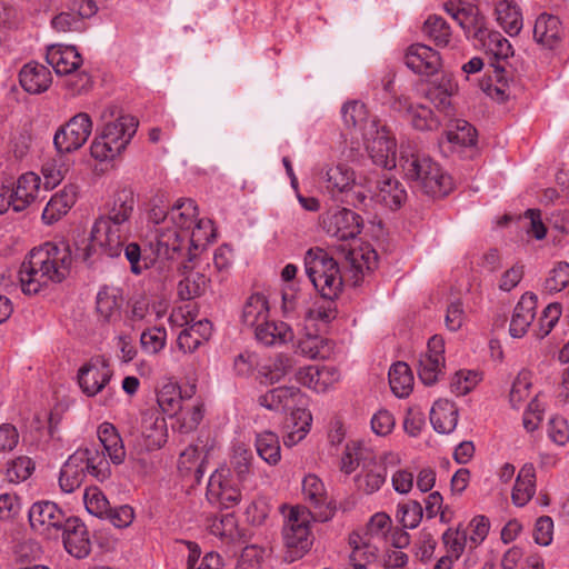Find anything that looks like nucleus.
<instances>
[{
    "instance_id": "obj_1",
    "label": "nucleus",
    "mask_w": 569,
    "mask_h": 569,
    "mask_svg": "<svg viewBox=\"0 0 569 569\" xmlns=\"http://www.w3.org/2000/svg\"><path fill=\"white\" fill-rule=\"evenodd\" d=\"M378 254L369 244L350 248L345 259V277L359 286L367 272L377 268ZM306 273L323 299H337L342 292L343 276L338 262L323 249L311 248L305 257Z\"/></svg>"
},
{
    "instance_id": "obj_2",
    "label": "nucleus",
    "mask_w": 569,
    "mask_h": 569,
    "mask_svg": "<svg viewBox=\"0 0 569 569\" xmlns=\"http://www.w3.org/2000/svg\"><path fill=\"white\" fill-rule=\"evenodd\" d=\"M169 226L156 229L157 253L174 259L184 251L199 249L214 237L211 220L198 218V207L192 199H178L169 210Z\"/></svg>"
},
{
    "instance_id": "obj_3",
    "label": "nucleus",
    "mask_w": 569,
    "mask_h": 569,
    "mask_svg": "<svg viewBox=\"0 0 569 569\" xmlns=\"http://www.w3.org/2000/svg\"><path fill=\"white\" fill-rule=\"evenodd\" d=\"M136 200L129 189L117 191L106 204L104 212L94 221L90 232V248L107 258H118L131 234V217Z\"/></svg>"
},
{
    "instance_id": "obj_4",
    "label": "nucleus",
    "mask_w": 569,
    "mask_h": 569,
    "mask_svg": "<svg viewBox=\"0 0 569 569\" xmlns=\"http://www.w3.org/2000/svg\"><path fill=\"white\" fill-rule=\"evenodd\" d=\"M71 251L66 244L46 242L30 251L19 269L21 290L37 295L50 283L63 281L70 272Z\"/></svg>"
},
{
    "instance_id": "obj_5",
    "label": "nucleus",
    "mask_w": 569,
    "mask_h": 569,
    "mask_svg": "<svg viewBox=\"0 0 569 569\" xmlns=\"http://www.w3.org/2000/svg\"><path fill=\"white\" fill-rule=\"evenodd\" d=\"M398 163L403 178L428 196L445 197L453 189L452 178L415 143L400 147Z\"/></svg>"
},
{
    "instance_id": "obj_6",
    "label": "nucleus",
    "mask_w": 569,
    "mask_h": 569,
    "mask_svg": "<svg viewBox=\"0 0 569 569\" xmlns=\"http://www.w3.org/2000/svg\"><path fill=\"white\" fill-rule=\"evenodd\" d=\"M89 473L99 481L110 476V465L103 453L96 449H79L71 455L61 468L59 486L63 492L78 489Z\"/></svg>"
},
{
    "instance_id": "obj_7",
    "label": "nucleus",
    "mask_w": 569,
    "mask_h": 569,
    "mask_svg": "<svg viewBox=\"0 0 569 569\" xmlns=\"http://www.w3.org/2000/svg\"><path fill=\"white\" fill-rule=\"evenodd\" d=\"M138 120L129 114H123L107 122L100 134L90 146V152L96 160L111 161L119 157L129 146L138 129Z\"/></svg>"
},
{
    "instance_id": "obj_8",
    "label": "nucleus",
    "mask_w": 569,
    "mask_h": 569,
    "mask_svg": "<svg viewBox=\"0 0 569 569\" xmlns=\"http://www.w3.org/2000/svg\"><path fill=\"white\" fill-rule=\"evenodd\" d=\"M391 532V519L386 512L375 513L366 526L365 533L352 532L349 543L352 547L351 559L359 560L362 551L367 558H376L380 550L389 551L388 535Z\"/></svg>"
},
{
    "instance_id": "obj_9",
    "label": "nucleus",
    "mask_w": 569,
    "mask_h": 569,
    "mask_svg": "<svg viewBox=\"0 0 569 569\" xmlns=\"http://www.w3.org/2000/svg\"><path fill=\"white\" fill-rule=\"evenodd\" d=\"M311 519H313V515L306 507L296 506L290 509L282 528L283 543L287 548L286 560L296 561L310 549L312 545Z\"/></svg>"
},
{
    "instance_id": "obj_10",
    "label": "nucleus",
    "mask_w": 569,
    "mask_h": 569,
    "mask_svg": "<svg viewBox=\"0 0 569 569\" xmlns=\"http://www.w3.org/2000/svg\"><path fill=\"white\" fill-rule=\"evenodd\" d=\"M217 439L210 429H200L194 443L189 445L178 460V468L182 475L193 472L194 479L200 481L204 473V461L216 448Z\"/></svg>"
},
{
    "instance_id": "obj_11",
    "label": "nucleus",
    "mask_w": 569,
    "mask_h": 569,
    "mask_svg": "<svg viewBox=\"0 0 569 569\" xmlns=\"http://www.w3.org/2000/svg\"><path fill=\"white\" fill-rule=\"evenodd\" d=\"M91 131L92 121L90 116L80 112L57 130L53 144L60 153H70L80 149L87 142Z\"/></svg>"
},
{
    "instance_id": "obj_12",
    "label": "nucleus",
    "mask_w": 569,
    "mask_h": 569,
    "mask_svg": "<svg viewBox=\"0 0 569 569\" xmlns=\"http://www.w3.org/2000/svg\"><path fill=\"white\" fill-rule=\"evenodd\" d=\"M302 495L313 520L326 522L333 518L337 511L336 502L329 497L325 483L318 476L309 473L303 478Z\"/></svg>"
},
{
    "instance_id": "obj_13",
    "label": "nucleus",
    "mask_w": 569,
    "mask_h": 569,
    "mask_svg": "<svg viewBox=\"0 0 569 569\" xmlns=\"http://www.w3.org/2000/svg\"><path fill=\"white\" fill-rule=\"evenodd\" d=\"M442 9L458 23L467 37L476 39L483 34L486 18L476 4L463 0H448L443 2Z\"/></svg>"
},
{
    "instance_id": "obj_14",
    "label": "nucleus",
    "mask_w": 569,
    "mask_h": 569,
    "mask_svg": "<svg viewBox=\"0 0 569 569\" xmlns=\"http://www.w3.org/2000/svg\"><path fill=\"white\" fill-rule=\"evenodd\" d=\"M207 498L221 508H232L241 499V491L234 483L231 471L228 468L217 469L209 478Z\"/></svg>"
},
{
    "instance_id": "obj_15",
    "label": "nucleus",
    "mask_w": 569,
    "mask_h": 569,
    "mask_svg": "<svg viewBox=\"0 0 569 569\" xmlns=\"http://www.w3.org/2000/svg\"><path fill=\"white\" fill-rule=\"evenodd\" d=\"M113 371L103 356L92 357L78 371V383L88 397L98 395L110 382Z\"/></svg>"
},
{
    "instance_id": "obj_16",
    "label": "nucleus",
    "mask_w": 569,
    "mask_h": 569,
    "mask_svg": "<svg viewBox=\"0 0 569 569\" xmlns=\"http://www.w3.org/2000/svg\"><path fill=\"white\" fill-rule=\"evenodd\" d=\"M29 521L31 527L41 535L56 537L68 518L57 503L38 501L29 510Z\"/></svg>"
},
{
    "instance_id": "obj_17",
    "label": "nucleus",
    "mask_w": 569,
    "mask_h": 569,
    "mask_svg": "<svg viewBox=\"0 0 569 569\" xmlns=\"http://www.w3.org/2000/svg\"><path fill=\"white\" fill-rule=\"evenodd\" d=\"M405 64L416 74L432 77L442 67L440 53L425 43H412L403 53Z\"/></svg>"
},
{
    "instance_id": "obj_18",
    "label": "nucleus",
    "mask_w": 569,
    "mask_h": 569,
    "mask_svg": "<svg viewBox=\"0 0 569 569\" xmlns=\"http://www.w3.org/2000/svg\"><path fill=\"white\" fill-rule=\"evenodd\" d=\"M326 233L338 240L353 239L361 231V217L350 209L327 213L322 219Z\"/></svg>"
},
{
    "instance_id": "obj_19",
    "label": "nucleus",
    "mask_w": 569,
    "mask_h": 569,
    "mask_svg": "<svg viewBox=\"0 0 569 569\" xmlns=\"http://www.w3.org/2000/svg\"><path fill=\"white\" fill-rule=\"evenodd\" d=\"M63 546L74 558H86L91 551V542L86 525L77 517H69L61 528Z\"/></svg>"
},
{
    "instance_id": "obj_20",
    "label": "nucleus",
    "mask_w": 569,
    "mask_h": 569,
    "mask_svg": "<svg viewBox=\"0 0 569 569\" xmlns=\"http://www.w3.org/2000/svg\"><path fill=\"white\" fill-rule=\"evenodd\" d=\"M259 406L272 410H291L298 405H306L307 398L301 390L293 386H280L258 397Z\"/></svg>"
},
{
    "instance_id": "obj_21",
    "label": "nucleus",
    "mask_w": 569,
    "mask_h": 569,
    "mask_svg": "<svg viewBox=\"0 0 569 569\" xmlns=\"http://www.w3.org/2000/svg\"><path fill=\"white\" fill-rule=\"evenodd\" d=\"M296 380L316 392H326L340 380V372L336 367L308 366L296 372Z\"/></svg>"
},
{
    "instance_id": "obj_22",
    "label": "nucleus",
    "mask_w": 569,
    "mask_h": 569,
    "mask_svg": "<svg viewBox=\"0 0 569 569\" xmlns=\"http://www.w3.org/2000/svg\"><path fill=\"white\" fill-rule=\"evenodd\" d=\"M393 109L402 113L417 130L432 131L440 126V120L431 109L423 104H413L407 97H400L393 101Z\"/></svg>"
},
{
    "instance_id": "obj_23",
    "label": "nucleus",
    "mask_w": 569,
    "mask_h": 569,
    "mask_svg": "<svg viewBox=\"0 0 569 569\" xmlns=\"http://www.w3.org/2000/svg\"><path fill=\"white\" fill-rule=\"evenodd\" d=\"M46 60L59 76L72 74L82 64V57L73 46H49Z\"/></svg>"
},
{
    "instance_id": "obj_24",
    "label": "nucleus",
    "mask_w": 569,
    "mask_h": 569,
    "mask_svg": "<svg viewBox=\"0 0 569 569\" xmlns=\"http://www.w3.org/2000/svg\"><path fill=\"white\" fill-rule=\"evenodd\" d=\"M538 299L532 293H525L513 309L509 332L512 338H522L536 317Z\"/></svg>"
},
{
    "instance_id": "obj_25",
    "label": "nucleus",
    "mask_w": 569,
    "mask_h": 569,
    "mask_svg": "<svg viewBox=\"0 0 569 569\" xmlns=\"http://www.w3.org/2000/svg\"><path fill=\"white\" fill-rule=\"evenodd\" d=\"M21 87L29 93L39 94L49 89L52 82L50 70L38 62H29L19 73Z\"/></svg>"
},
{
    "instance_id": "obj_26",
    "label": "nucleus",
    "mask_w": 569,
    "mask_h": 569,
    "mask_svg": "<svg viewBox=\"0 0 569 569\" xmlns=\"http://www.w3.org/2000/svg\"><path fill=\"white\" fill-rule=\"evenodd\" d=\"M78 188L74 184L64 186L48 201L42 212V220L47 224L58 221L76 203Z\"/></svg>"
},
{
    "instance_id": "obj_27",
    "label": "nucleus",
    "mask_w": 569,
    "mask_h": 569,
    "mask_svg": "<svg viewBox=\"0 0 569 569\" xmlns=\"http://www.w3.org/2000/svg\"><path fill=\"white\" fill-rule=\"evenodd\" d=\"M122 302L123 296L120 288L104 286L97 295L96 309L104 321L113 322L120 319Z\"/></svg>"
},
{
    "instance_id": "obj_28",
    "label": "nucleus",
    "mask_w": 569,
    "mask_h": 569,
    "mask_svg": "<svg viewBox=\"0 0 569 569\" xmlns=\"http://www.w3.org/2000/svg\"><path fill=\"white\" fill-rule=\"evenodd\" d=\"M423 38L438 48H448L453 42L450 24L439 14H429L421 26Z\"/></svg>"
},
{
    "instance_id": "obj_29",
    "label": "nucleus",
    "mask_w": 569,
    "mask_h": 569,
    "mask_svg": "<svg viewBox=\"0 0 569 569\" xmlns=\"http://www.w3.org/2000/svg\"><path fill=\"white\" fill-rule=\"evenodd\" d=\"M212 325L209 320H199L184 328L177 338L178 348L184 353L196 351L211 337Z\"/></svg>"
},
{
    "instance_id": "obj_30",
    "label": "nucleus",
    "mask_w": 569,
    "mask_h": 569,
    "mask_svg": "<svg viewBox=\"0 0 569 569\" xmlns=\"http://www.w3.org/2000/svg\"><path fill=\"white\" fill-rule=\"evenodd\" d=\"M256 339L267 346H281L293 340V330L283 321L268 320L254 330Z\"/></svg>"
},
{
    "instance_id": "obj_31",
    "label": "nucleus",
    "mask_w": 569,
    "mask_h": 569,
    "mask_svg": "<svg viewBox=\"0 0 569 569\" xmlns=\"http://www.w3.org/2000/svg\"><path fill=\"white\" fill-rule=\"evenodd\" d=\"M561 34L562 28L558 17L541 13L536 19L533 38L538 43L551 49L560 41Z\"/></svg>"
},
{
    "instance_id": "obj_32",
    "label": "nucleus",
    "mask_w": 569,
    "mask_h": 569,
    "mask_svg": "<svg viewBox=\"0 0 569 569\" xmlns=\"http://www.w3.org/2000/svg\"><path fill=\"white\" fill-rule=\"evenodd\" d=\"M361 467V472L356 478L358 488L366 493L379 490L386 481L387 467L376 460L375 453L370 461H367Z\"/></svg>"
},
{
    "instance_id": "obj_33",
    "label": "nucleus",
    "mask_w": 569,
    "mask_h": 569,
    "mask_svg": "<svg viewBox=\"0 0 569 569\" xmlns=\"http://www.w3.org/2000/svg\"><path fill=\"white\" fill-rule=\"evenodd\" d=\"M475 40L482 47L486 53L496 59L497 64L513 56V48L508 39L498 31H489L483 29V34Z\"/></svg>"
},
{
    "instance_id": "obj_34",
    "label": "nucleus",
    "mask_w": 569,
    "mask_h": 569,
    "mask_svg": "<svg viewBox=\"0 0 569 569\" xmlns=\"http://www.w3.org/2000/svg\"><path fill=\"white\" fill-rule=\"evenodd\" d=\"M40 178L33 172H27L20 176L14 188H10L13 196L14 211H22L36 198L39 191Z\"/></svg>"
},
{
    "instance_id": "obj_35",
    "label": "nucleus",
    "mask_w": 569,
    "mask_h": 569,
    "mask_svg": "<svg viewBox=\"0 0 569 569\" xmlns=\"http://www.w3.org/2000/svg\"><path fill=\"white\" fill-rule=\"evenodd\" d=\"M242 322L256 330L269 320V303L263 295H251L242 309Z\"/></svg>"
},
{
    "instance_id": "obj_36",
    "label": "nucleus",
    "mask_w": 569,
    "mask_h": 569,
    "mask_svg": "<svg viewBox=\"0 0 569 569\" xmlns=\"http://www.w3.org/2000/svg\"><path fill=\"white\" fill-rule=\"evenodd\" d=\"M535 478L533 465L527 463L520 469L511 496L516 506L522 507L532 498L536 491Z\"/></svg>"
},
{
    "instance_id": "obj_37",
    "label": "nucleus",
    "mask_w": 569,
    "mask_h": 569,
    "mask_svg": "<svg viewBox=\"0 0 569 569\" xmlns=\"http://www.w3.org/2000/svg\"><path fill=\"white\" fill-rule=\"evenodd\" d=\"M497 21L511 37L517 36L522 29V16L513 2L501 0L496 7Z\"/></svg>"
},
{
    "instance_id": "obj_38",
    "label": "nucleus",
    "mask_w": 569,
    "mask_h": 569,
    "mask_svg": "<svg viewBox=\"0 0 569 569\" xmlns=\"http://www.w3.org/2000/svg\"><path fill=\"white\" fill-rule=\"evenodd\" d=\"M373 451L360 441H351L346 446L341 458L340 470L350 475L358 467L363 466L372 458Z\"/></svg>"
},
{
    "instance_id": "obj_39",
    "label": "nucleus",
    "mask_w": 569,
    "mask_h": 569,
    "mask_svg": "<svg viewBox=\"0 0 569 569\" xmlns=\"http://www.w3.org/2000/svg\"><path fill=\"white\" fill-rule=\"evenodd\" d=\"M295 367L293 359L284 353H278L266 365L261 366L259 372L268 383H276L286 377Z\"/></svg>"
},
{
    "instance_id": "obj_40",
    "label": "nucleus",
    "mask_w": 569,
    "mask_h": 569,
    "mask_svg": "<svg viewBox=\"0 0 569 569\" xmlns=\"http://www.w3.org/2000/svg\"><path fill=\"white\" fill-rule=\"evenodd\" d=\"M157 402L164 415L176 417L182 409V396L177 383H164L157 393Z\"/></svg>"
},
{
    "instance_id": "obj_41",
    "label": "nucleus",
    "mask_w": 569,
    "mask_h": 569,
    "mask_svg": "<svg viewBox=\"0 0 569 569\" xmlns=\"http://www.w3.org/2000/svg\"><path fill=\"white\" fill-rule=\"evenodd\" d=\"M532 387V373L530 370L521 369L513 378L508 400L512 408H520L529 398Z\"/></svg>"
},
{
    "instance_id": "obj_42",
    "label": "nucleus",
    "mask_w": 569,
    "mask_h": 569,
    "mask_svg": "<svg viewBox=\"0 0 569 569\" xmlns=\"http://www.w3.org/2000/svg\"><path fill=\"white\" fill-rule=\"evenodd\" d=\"M256 448L260 458L269 465H277L280 461L279 437L271 430H263L257 435Z\"/></svg>"
},
{
    "instance_id": "obj_43",
    "label": "nucleus",
    "mask_w": 569,
    "mask_h": 569,
    "mask_svg": "<svg viewBox=\"0 0 569 569\" xmlns=\"http://www.w3.org/2000/svg\"><path fill=\"white\" fill-rule=\"evenodd\" d=\"M446 137L448 142L457 147H471L477 142L476 129L469 122L461 119L450 122Z\"/></svg>"
},
{
    "instance_id": "obj_44",
    "label": "nucleus",
    "mask_w": 569,
    "mask_h": 569,
    "mask_svg": "<svg viewBox=\"0 0 569 569\" xmlns=\"http://www.w3.org/2000/svg\"><path fill=\"white\" fill-rule=\"evenodd\" d=\"M432 427H456L458 423V409L447 399L437 400L430 409Z\"/></svg>"
},
{
    "instance_id": "obj_45",
    "label": "nucleus",
    "mask_w": 569,
    "mask_h": 569,
    "mask_svg": "<svg viewBox=\"0 0 569 569\" xmlns=\"http://www.w3.org/2000/svg\"><path fill=\"white\" fill-rule=\"evenodd\" d=\"M329 340L319 336H306L298 341L297 351L309 359H326L331 353Z\"/></svg>"
},
{
    "instance_id": "obj_46",
    "label": "nucleus",
    "mask_w": 569,
    "mask_h": 569,
    "mask_svg": "<svg viewBox=\"0 0 569 569\" xmlns=\"http://www.w3.org/2000/svg\"><path fill=\"white\" fill-rule=\"evenodd\" d=\"M98 438L113 463L119 465L124 460L126 449L118 429H98Z\"/></svg>"
},
{
    "instance_id": "obj_47",
    "label": "nucleus",
    "mask_w": 569,
    "mask_h": 569,
    "mask_svg": "<svg viewBox=\"0 0 569 569\" xmlns=\"http://www.w3.org/2000/svg\"><path fill=\"white\" fill-rule=\"evenodd\" d=\"M209 279L200 272L188 273L178 283V296L181 300H191L202 296L208 287Z\"/></svg>"
},
{
    "instance_id": "obj_48",
    "label": "nucleus",
    "mask_w": 569,
    "mask_h": 569,
    "mask_svg": "<svg viewBox=\"0 0 569 569\" xmlns=\"http://www.w3.org/2000/svg\"><path fill=\"white\" fill-rule=\"evenodd\" d=\"M415 377L410 367L403 361L393 362V396L407 398L413 390Z\"/></svg>"
},
{
    "instance_id": "obj_49",
    "label": "nucleus",
    "mask_w": 569,
    "mask_h": 569,
    "mask_svg": "<svg viewBox=\"0 0 569 569\" xmlns=\"http://www.w3.org/2000/svg\"><path fill=\"white\" fill-rule=\"evenodd\" d=\"M253 455L244 443H237L232 448L230 466L239 481H244L251 472Z\"/></svg>"
},
{
    "instance_id": "obj_50",
    "label": "nucleus",
    "mask_w": 569,
    "mask_h": 569,
    "mask_svg": "<svg viewBox=\"0 0 569 569\" xmlns=\"http://www.w3.org/2000/svg\"><path fill=\"white\" fill-rule=\"evenodd\" d=\"M131 436L140 451L159 449L168 439L167 429H136Z\"/></svg>"
},
{
    "instance_id": "obj_51",
    "label": "nucleus",
    "mask_w": 569,
    "mask_h": 569,
    "mask_svg": "<svg viewBox=\"0 0 569 569\" xmlns=\"http://www.w3.org/2000/svg\"><path fill=\"white\" fill-rule=\"evenodd\" d=\"M442 541L447 549V556L451 561L458 560L468 546L467 535L461 526L448 528L442 535Z\"/></svg>"
},
{
    "instance_id": "obj_52",
    "label": "nucleus",
    "mask_w": 569,
    "mask_h": 569,
    "mask_svg": "<svg viewBox=\"0 0 569 569\" xmlns=\"http://www.w3.org/2000/svg\"><path fill=\"white\" fill-rule=\"evenodd\" d=\"M327 188L332 191L345 192L355 183V173L343 166H336L327 171Z\"/></svg>"
},
{
    "instance_id": "obj_53",
    "label": "nucleus",
    "mask_w": 569,
    "mask_h": 569,
    "mask_svg": "<svg viewBox=\"0 0 569 569\" xmlns=\"http://www.w3.org/2000/svg\"><path fill=\"white\" fill-rule=\"evenodd\" d=\"M569 284V263L558 262L549 272L543 283V289L548 293H557Z\"/></svg>"
},
{
    "instance_id": "obj_54",
    "label": "nucleus",
    "mask_w": 569,
    "mask_h": 569,
    "mask_svg": "<svg viewBox=\"0 0 569 569\" xmlns=\"http://www.w3.org/2000/svg\"><path fill=\"white\" fill-rule=\"evenodd\" d=\"M86 509L93 516L103 518L109 511V501L97 487L87 488L83 495Z\"/></svg>"
},
{
    "instance_id": "obj_55",
    "label": "nucleus",
    "mask_w": 569,
    "mask_h": 569,
    "mask_svg": "<svg viewBox=\"0 0 569 569\" xmlns=\"http://www.w3.org/2000/svg\"><path fill=\"white\" fill-rule=\"evenodd\" d=\"M468 530V547L472 550L478 548L486 540L490 531V521L486 516L478 515L470 520Z\"/></svg>"
},
{
    "instance_id": "obj_56",
    "label": "nucleus",
    "mask_w": 569,
    "mask_h": 569,
    "mask_svg": "<svg viewBox=\"0 0 569 569\" xmlns=\"http://www.w3.org/2000/svg\"><path fill=\"white\" fill-rule=\"evenodd\" d=\"M34 470L32 460L28 457H19L8 463L6 478L9 482L19 483L27 480Z\"/></svg>"
},
{
    "instance_id": "obj_57",
    "label": "nucleus",
    "mask_w": 569,
    "mask_h": 569,
    "mask_svg": "<svg viewBox=\"0 0 569 569\" xmlns=\"http://www.w3.org/2000/svg\"><path fill=\"white\" fill-rule=\"evenodd\" d=\"M167 331L163 327H152L141 333L142 349L148 353H158L166 346Z\"/></svg>"
},
{
    "instance_id": "obj_58",
    "label": "nucleus",
    "mask_w": 569,
    "mask_h": 569,
    "mask_svg": "<svg viewBox=\"0 0 569 569\" xmlns=\"http://www.w3.org/2000/svg\"><path fill=\"white\" fill-rule=\"evenodd\" d=\"M480 379V375L476 371L460 370L451 379V391L457 396H465L478 385Z\"/></svg>"
},
{
    "instance_id": "obj_59",
    "label": "nucleus",
    "mask_w": 569,
    "mask_h": 569,
    "mask_svg": "<svg viewBox=\"0 0 569 569\" xmlns=\"http://www.w3.org/2000/svg\"><path fill=\"white\" fill-rule=\"evenodd\" d=\"M397 517L403 528H416L422 518V507L419 502L410 500L399 505Z\"/></svg>"
},
{
    "instance_id": "obj_60",
    "label": "nucleus",
    "mask_w": 569,
    "mask_h": 569,
    "mask_svg": "<svg viewBox=\"0 0 569 569\" xmlns=\"http://www.w3.org/2000/svg\"><path fill=\"white\" fill-rule=\"evenodd\" d=\"M370 157L377 166L387 169L389 161V152L391 150L389 138L386 136H377L367 147Z\"/></svg>"
},
{
    "instance_id": "obj_61",
    "label": "nucleus",
    "mask_w": 569,
    "mask_h": 569,
    "mask_svg": "<svg viewBox=\"0 0 569 569\" xmlns=\"http://www.w3.org/2000/svg\"><path fill=\"white\" fill-rule=\"evenodd\" d=\"M342 119L348 128L361 127L367 119V109L363 103L350 101L343 104Z\"/></svg>"
},
{
    "instance_id": "obj_62",
    "label": "nucleus",
    "mask_w": 569,
    "mask_h": 569,
    "mask_svg": "<svg viewBox=\"0 0 569 569\" xmlns=\"http://www.w3.org/2000/svg\"><path fill=\"white\" fill-rule=\"evenodd\" d=\"M443 367V361L431 359L430 357H421L419 368L421 381L427 386L433 385L441 375Z\"/></svg>"
},
{
    "instance_id": "obj_63",
    "label": "nucleus",
    "mask_w": 569,
    "mask_h": 569,
    "mask_svg": "<svg viewBox=\"0 0 569 569\" xmlns=\"http://www.w3.org/2000/svg\"><path fill=\"white\" fill-rule=\"evenodd\" d=\"M66 169L62 163L56 160L46 161L42 164L43 183L47 189L56 188L64 178Z\"/></svg>"
},
{
    "instance_id": "obj_64",
    "label": "nucleus",
    "mask_w": 569,
    "mask_h": 569,
    "mask_svg": "<svg viewBox=\"0 0 569 569\" xmlns=\"http://www.w3.org/2000/svg\"><path fill=\"white\" fill-rule=\"evenodd\" d=\"M263 549L257 546H247L238 560L236 569H260L263 561Z\"/></svg>"
}]
</instances>
